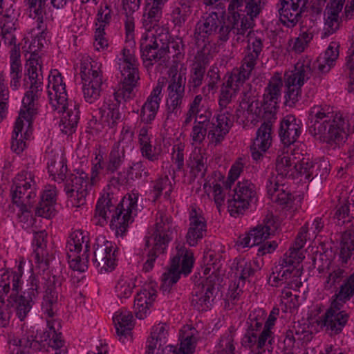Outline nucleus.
<instances>
[{
    "mask_svg": "<svg viewBox=\"0 0 354 354\" xmlns=\"http://www.w3.org/2000/svg\"><path fill=\"white\" fill-rule=\"evenodd\" d=\"M265 172L266 187L271 201L281 205H287L291 201V194L283 189V185H279L272 169L267 168Z\"/></svg>",
    "mask_w": 354,
    "mask_h": 354,
    "instance_id": "nucleus-32",
    "label": "nucleus"
},
{
    "mask_svg": "<svg viewBox=\"0 0 354 354\" xmlns=\"http://www.w3.org/2000/svg\"><path fill=\"white\" fill-rule=\"evenodd\" d=\"M215 291L214 286L207 281L202 286L198 285L192 293V306L198 311H207L212 306Z\"/></svg>",
    "mask_w": 354,
    "mask_h": 354,
    "instance_id": "nucleus-31",
    "label": "nucleus"
},
{
    "mask_svg": "<svg viewBox=\"0 0 354 354\" xmlns=\"http://www.w3.org/2000/svg\"><path fill=\"white\" fill-rule=\"evenodd\" d=\"M163 7L164 5L153 0H147L142 19V26L146 31L151 32L158 26Z\"/></svg>",
    "mask_w": 354,
    "mask_h": 354,
    "instance_id": "nucleus-37",
    "label": "nucleus"
},
{
    "mask_svg": "<svg viewBox=\"0 0 354 354\" xmlns=\"http://www.w3.org/2000/svg\"><path fill=\"white\" fill-rule=\"evenodd\" d=\"M283 80L281 74L275 73L270 79L265 88L263 100V109L265 117H273L278 109L281 97Z\"/></svg>",
    "mask_w": 354,
    "mask_h": 354,
    "instance_id": "nucleus-20",
    "label": "nucleus"
},
{
    "mask_svg": "<svg viewBox=\"0 0 354 354\" xmlns=\"http://www.w3.org/2000/svg\"><path fill=\"white\" fill-rule=\"evenodd\" d=\"M163 88V82L158 81L150 95L142 105L140 110V120L145 124H150L155 119L161 101L160 94Z\"/></svg>",
    "mask_w": 354,
    "mask_h": 354,
    "instance_id": "nucleus-29",
    "label": "nucleus"
},
{
    "mask_svg": "<svg viewBox=\"0 0 354 354\" xmlns=\"http://www.w3.org/2000/svg\"><path fill=\"white\" fill-rule=\"evenodd\" d=\"M312 74L311 60H299L294 69L285 73L284 83L286 88L285 98L288 106L295 104L301 95V86L308 80Z\"/></svg>",
    "mask_w": 354,
    "mask_h": 354,
    "instance_id": "nucleus-9",
    "label": "nucleus"
},
{
    "mask_svg": "<svg viewBox=\"0 0 354 354\" xmlns=\"http://www.w3.org/2000/svg\"><path fill=\"white\" fill-rule=\"evenodd\" d=\"M340 114L335 112L329 106L315 105L308 111V127L312 136L327 135L326 125L329 122H335V119Z\"/></svg>",
    "mask_w": 354,
    "mask_h": 354,
    "instance_id": "nucleus-17",
    "label": "nucleus"
},
{
    "mask_svg": "<svg viewBox=\"0 0 354 354\" xmlns=\"http://www.w3.org/2000/svg\"><path fill=\"white\" fill-rule=\"evenodd\" d=\"M177 254L171 259L168 272L162 274L161 289L169 292L171 287L177 283L180 274L187 275L194 264L193 254L183 246L177 247Z\"/></svg>",
    "mask_w": 354,
    "mask_h": 354,
    "instance_id": "nucleus-12",
    "label": "nucleus"
},
{
    "mask_svg": "<svg viewBox=\"0 0 354 354\" xmlns=\"http://www.w3.org/2000/svg\"><path fill=\"white\" fill-rule=\"evenodd\" d=\"M301 259L296 250H290L285 253L279 260L278 264L272 268L269 278L271 286L278 287L284 285L293 290H298L302 286V269L300 266Z\"/></svg>",
    "mask_w": 354,
    "mask_h": 354,
    "instance_id": "nucleus-6",
    "label": "nucleus"
},
{
    "mask_svg": "<svg viewBox=\"0 0 354 354\" xmlns=\"http://www.w3.org/2000/svg\"><path fill=\"white\" fill-rule=\"evenodd\" d=\"M125 158L126 154L123 151L112 147L105 162V174L111 175L118 171Z\"/></svg>",
    "mask_w": 354,
    "mask_h": 354,
    "instance_id": "nucleus-51",
    "label": "nucleus"
},
{
    "mask_svg": "<svg viewBox=\"0 0 354 354\" xmlns=\"http://www.w3.org/2000/svg\"><path fill=\"white\" fill-rule=\"evenodd\" d=\"M88 174L83 171H75L66 178L65 192L68 197L76 196L78 205H83L88 187Z\"/></svg>",
    "mask_w": 354,
    "mask_h": 354,
    "instance_id": "nucleus-26",
    "label": "nucleus"
},
{
    "mask_svg": "<svg viewBox=\"0 0 354 354\" xmlns=\"http://www.w3.org/2000/svg\"><path fill=\"white\" fill-rule=\"evenodd\" d=\"M138 196L133 193L129 197L124 198L117 207L116 200L109 193L103 194L97 201L95 217L98 218V224L104 225L111 216L110 226L115 230L117 236H122L133 221L132 214L137 211Z\"/></svg>",
    "mask_w": 354,
    "mask_h": 354,
    "instance_id": "nucleus-3",
    "label": "nucleus"
},
{
    "mask_svg": "<svg viewBox=\"0 0 354 354\" xmlns=\"http://www.w3.org/2000/svg\"><path fill=\"white\" fill-rule=\"evenodd\" d=\"M261 8V0H232L228 6L227 17L225 19L221 16L216 33L218 40L226 42L233 37L236 42L242 41Z\"/></svg>",
    "mask_w": 354,
    "mask_h": 354,
    "instance_id": "nucleus-2",
    "label": "nucleus"
},
{
    "mask_svg": "<svg viewBox=\"0 0 354 354\" xmlns=\"http://www.w3.org/2000/svg\"><path fill=\"white\" fill-rule=\"evenodd\" d=\"M279 313V308H274L271 310L268 317L265 319V325L263 326L261 339L263 342L265 340H269V346H271L274 342V333L272 331V328L275 324Z\"/></svg>",
    "mask_w": 354,
    "mask_h": 354,
    "instance_id": "nucleus-58",
    "label": "nucleus"
},
{
    "mask_svg": "<svg viewBox=\"0 0 354 354\" xmlns=\"http://www.w3.org/2000/svg\"><path fill=\"white\" fill-rule=\"evenodd\" d=\"M272 142V124L269 122H264L258 128L256 137L250 146L251 156L253 160H261L263 154L270 147Z\"/></svg>",
    "mask_w": 354,
    "mask_h": 354,
    "instance_id": "nucleus-24",
    "label": "nucleus"
},
{
    "mask_svg": "<svg viewBox=\"0 0 354 354\" xmlns=\"http://www.w3.org/2000/svg\"><path fill=\"white\" fill-rule=\"evenodd\" d=\"M89 237L86 232L75 230L67 241L66 250L70 267L73 270L84 272L88 268Z\"/></svg>",
    "mask_w": 354,
    "mask_h": 354,
    "instance_id": "nucleus-10",
    "label": "nucleus"
},
{
    "mask_svg": "<svg viewBox=\"0 0 354 354\" xmlns=\"http://www.w3.org/2000/svg\"><path fill=\"white\" fill-rule=\"evenodd\" d=\"M185 77L180 74L173 75L167 87V119L177 118L181 113L185 96Z\"/></svg>",
    "mask_w": 354,
    "mask_h": 354,
    "instance_id": "nucleus-19",
    "label": "nucleus"
},
{
    "mask_svg": "<svg viewBox=\"0 0 354 354\" xmlns=\"http://www.w3.org/2000/svg\"><path fill=\"white\" fill-rule=\"evenodd\" d=\"M47 232L45 230L35 232L32 245L34 247L32 254L35 261V268L37 272L52 273L48 271L50 255L47 248Z\"/></svg>",
    "mask_w": 354,
    "mask_h": 354,
    "instance_id": "nucleus-23",
    "label": "nucleus"
},
{
    "mask_svg": "<svg viewBox=\"0 0 354 354\" xmlns=\"http://www.w3.org/2000/svg\"><path fill=\"white\" fill-rule=\"evenodd\" d=\"M156 297V290L152 286H148L138 292L134 300L136 316L140 319H143L149 308Z\"/></svg>",
    "mask_w": 354,
    "mask_h": 354,
    "instance_id": "nucleus-38",
    "label": "nucleus"
},
{
    "mask_svg": "<svg viewBox=\"0 0 354 354\" xmlns=\"http://www.w3.org/2000/svg\"><path fill=\"white\" fill-rule=\"evenodd\" d=\"M24 86L26 91L22 100L23 108L19 113L24 112L26 124L28 127L31 125L32 116L36 114L37 102L43 92V80L24 82Z\"/></svg>",
    "mask_w": 354,
    "mask_h": 354,
    "instance_id": "nucleus-21",
    "label": "nucleus"
},
{
    "mask_svg": "<svg viewBox=\"0 0 354 354\" xmlns=\"http://www.w3.org/2000/svg\"><path fill=\"white\" fill-rule=\"evenodd\" d=\"M169 335V326L165 323H159L151 328V336L147 340H152L158 346V349L166 344Z\"/></svg>",
    "mask_w": 354,
    "mask_h": 354,
    "instance_id": "nucleus-57",
    "label": "nucleus"
},
{
    "mask_svg": "<svg viewBox=\"0 0 354 354\" xmlns=\"http://www.w3.org/2000/svg\"><path fill=\"white\" fill-rule=\"evenodd\" d=\"M263 41L262 35L249 31L247 34L248 45L242 62L255 66L263 48Z\"/></svg>",
    "mask_w": 354,
    "mask_h": 354,
    "instance_id": "nucleus-36",
    "label": "nucleus"
},
{
    "mask_svg": "<svg viewBox=\"0 0 354 354\" xmlns=\"http://www.w3.org/2000/svg\"><path fill=\"white\" fill-rule=\"evenodd\" d=\"M194 123L207 134L209 142L215 145L220 144L225 136L229 132L232 120L228 111L217 115L216 120L214 118H201L200 121H194Z\"/></svg>",
    "mask_w": 354,
    "mask_h": 354,
    "instance_id": "nucleus-16",
    "label": "nucleus"
},
{
    "mask_svg": "<svg viewBox=\"0 0 354 354\" xmlns=\"http://www.w3.org/2000/svg\"><path fill=\"white\" fill-rule=\"evenodd\" d=\"M47 93L53 110L63 113L60 124L62 131L66 134H72L80 119L79 104L68 103L66 85L59 73L49 75Z\"/></svg>",
    "mask_w": 354,
    "mask_h": 354,
    "instance_id": "nucleus-4",
    "label": "nucleus"
},
{
    "mask_svg": "<svg viewBox=\"0 0 354 354\" xmlns=\"http://www.w3.org/2000/svg\"><path fill=\"white\" fill-rule=\"evenodd\" d=\"M10 188L12 200L16 205L33 204L36 198V182L34 176L26 171L13 179Z\"/></svg>",
    "mask_w": 354,
    "mask_h": 354,
    "instance_id": "nucleus-15",
    "label": "nucleus"
},
{
    "mask_svg": "<svg viewBox=\"0 0 354 354\" xmlns=\"http://www.w3.org/2000/svg\"><path fill=\"white\" fill-rule=\"evenodd\" d=\"M346 272L344 268L336 266L332 269L324 282V288L330 290L337 288L346 277Z\"/></svg>",
    "mask_w": 354,
    "mask_h": 354,
    "instance_id": "nucleus-62",
    "label": "nucleus"
},
{
    "mask_svg": "<svg viewBox=\"0 0 354 354\" xmlns=\"http://www.w3.org/2000/svg\"><path fill=\"white\" fill-rule=\"evenodd\" d=\"M254 66L243 62L239 68H234L227 81L239 90L243 83L250 78Z\"/></svg>",
    "mask_w": 354,
    "mask_h": 354,
    "instance_id": "nucleus-50",
    "label": "nucleus"
},
{
    "mask_svg": "<svg viewBox=\"0 0 354 354\" xmlns=\"http://www.w3.org/2000/svg\"><path fill=\"white\" fill-rule=\"evenodd\" d=\"M190 174L194 178H203L207 169V156L205 151L201 147H195L188 160Z\"/></svg>",
    "mask_w": 354,
    "mask_h": 354,
    "instance_id": "nucleus-41",
    "label": "nucleus"
},
{
    "mask_svg": "<svg viewBox=\"0 0 354 354\" xmlns=\"http://www.w3.org/2000/svg\"><path fill=\"white\" fill-rule=\"evenodd\" d=\"M220 16L216 12H212L197 22L195 28L194 36L197 40H205L209 37L216 35L220 25Z\"/></svg>",
    "mask_w": 354,
    "mask_h": 354,
    "instance_id": "nucleus-33",
    "label": "nucleus"
},
{
    "mask_svg": "<svg viewBox=\"0 0 354 354\" xmlns=\"http://www.w3.org/2000/svg\"><path fill=\"white\" fill-rule=\"evenodd\" d=\"M102 64L90 57H82L80 62V75L82 80V93L86 102L93 104L100 96L104 77Z\"/></svg>",
    "mask_w": 354,
    "mask_h": 354,
    "instance_id": "nucleus-7",
    "label": "nucleus"
},
{
    "mask_svg": "<svg viewBox=\"0 0 354 354\" xmlns=\"http://www.w3.org/2000/svg\"><path fill=\"white\" fill-rule=\"evenodd\" d=\"M205 71L201 68L190 66L189 75L187 82L189 92L196 93L198 88L202 85Z\"/></svg>",
    "mask_w": 354,
    "mask_h": 354,
    "instance_id": "nucleus-61",
    "label": "nucleus"
},
{
    "mask_svg": "<svg viewBox=\"0 0 354 354\" xmlns=\"http://www.w3.org/2000/svg\"><path fill=\"white\" fill-rule=\"evenodd\" d=\"M113 147L120 149L125 154L127 149H131L133 147V132L129 127L122 128L119 140L113 145Z\"/></svg>",
    "mask_w": 354,
    "mask_h": 354,
    "instance_id": "nucleus-60",
    "label": "nucleus"
},
{
    "mask_svg": "<svg viewBox=\"0 0 354 354\" xmlns=\"http://www.w3.org/2000/svg\"><path fill=\"white\" fill-rule=\"evenodd\" d=\"M189 227L185 236L187 243L191 246H196L207 233V224L205 218L201 213L194 206L191 207L189 216Z\"/></svg>",
    "mask_w": 354,
    "mask_h": 354,
    "instance_id": "nucleus-25",
    "label": "nucleus"
},
{
    "mask_svg": "<svg viewBox=\"0 0 354 354\" xmlns=\"http://www.w3.org/2000/svg\"><path fill=\"white\" fill-rule=\"evenodd\" d=\"M33 80H43L41 57L35 53H31L27 59L25 77L24 78V82H30Z\"/></svg>",
    "mask_w": 354,
    "mask_h": 354,
    "instance_id": "nucleus-47",
    "label": "nucleus"
},
{
    "mask_svg": "<svg viewBox=\"0 0 354 354\" xmlns=\"http://www.w3.org/2000/svg\"><path fill=\"white\" fill-rule=\"evenodd\" d=\"M136 279L129 276H122L118 281L115 290L117 296L120 299H127L131 297L136 287Z\"/></svg>",
    "mask_w": 354,
    "mask_h": 354,
    "instance_id": "nucleus-54",
    "label": "nucleus"
},
{
    "mask_svg": "<svg viewBox=\"0 0 354 354\" xmlns=\"http://www.w3.org/2000/svg\"><path fill=\"white\" fill-rule=\"evenodd\" d=\"M174 230L171 216L163 209L158 210L155 216L153 232L146 240V246L152 248L149 250L147 259L143 264L145 272L151 271L157 258L163 254L172 239Z\"/></svg>",
    "mask_w": 354,
    "mask_h": 354,
    "instance_id": "nucleus-5",
    "label": "nucleus"
},
{
    "mask_svg": "<svg viewBox=\"0 0 354 354\" xmlns=\"http://www.w3.org/2000/svg\"><path fill=\"white\" fill-rule=\"evenodd\" d=\"M255 261L240 259L237 260L235 266V274L239 279L245 281L254 274L256 271Z\"/></svg>",
    "mask_w": 354,
    "mask_h": 354,
    "instance_id": "nucleus-56",
    "label": "nucleus"
},
{
    "mask_svg": "<svg viewBox=\"0 0 354 354\" xmlns=\"http://www.w3.org/2000/svg\"><path fill=\"white\" fill-rule=\"evenodd\" d=\"M207 83L201 89L204 95H207L211 91L217 88V84L221 80L218 68L214 66H211L207 71Z\"/></svg>",
    "mask_w": 354,
    "mask_h": 354,
    "instance_id": "nucleus-63",
    "label": "nucleus"
},
{
    "mask_svg": "<svg viewBox=\"0 0 354 354\" xmlns=\"http://www.w3.org/2000/svg\"><path fill=\"white\" fill-rule=\"evenodd\" d=\"M291 156H293L294 169L306 180L310 181V173L313 168L314 162L310 154L302 153L299 149H295Z\"/></svg>",
    "mask_w": 354,
    "mask_h": 354,
    "instance_id": "nucleus-44",
    "label": "nucleus"
},
{
    "mask_svg": "<svg viewBox=\"0 0 354 354\" xmlns=\"http://www.w3.org/2000/svg\"><path fill=\"white\" fill-rule=\"evenodd\" d=\"M354 295V272L344 280L338 290L333 296V301H337L343 306Z\"/></svg>",
    "mask_w": 354,
    "mask_h": 354,
    "instance_id": "nucleus-53",
    "label": "nucleus"
},
{
    "mask_svg": "<svg viewBox=\"0 0 354 354\" xmlns=\"http://www.w3.org/2000/svg\"><path fill=\"white\" fill-rule=\"evenodd\" d=\"M347 124L345 122L342 115L335 119V122H329L328 125H326V131L327 135L326 136H313L315 139L320 142L329 144L339 143L344 142L347 138Z\"/></svg>",
    "mask_w": 354,
    "mask_h": 354,
    "instance_id": "nucleus-30",
    "label": "nucleus"
},
{
    "mask_svg": "<svg viewBox=\"0 0 354 354\" xmlns=\"http://www.w3.org/2000/svg\"><path fill=\"white\" fill-rule=\"evenodd\" d=\"M9 292L10 295L7 299L8 306L15 309L17 317L23 321L30 312L35 300L43 290L41 310L44 315L53 317L56 315L58 307V295L64 281L60 274L53 273H39L33 270L28 280L27 289L22 295H18L22 286V272L19 267V272H12L10 275Z\"/></svg>",
    "mask_w": 354,
    "mask_h": 354,
    "instance_id": "nucleus-1",
    "label": "nucleus"
},
{
    "mask_svg": "<svg viewBox=\"0 0 354 354\" xmlns=\"http://www.w3.org/2000/svg\"><path fill=\"white\" fill-rule=\"evenodd\" d=\"M93 261L99 271L101 273L112 271L116 266L117 247L104 236H98L93 245Z\"/></svg>",
    "mask_w": 354,
    "mask_h": 354,
    "instance_id": "nucleus-18",
    "label": "nucleus"
},
{
    "mask_svg": "<svg viewBox=\"0 0 354 354\" xmlns=\"http://www.w3.org/2000/svg\"><path fill=\"white\" fill-rule=\"evenodd\" d=\"M126 64H122L119 68L123 77L121 87L114 93L115 100L120 103L123 100L126 101L131 98L133 89L139 80L138 69L137 67L127 68Z\"/></svg>",
    "mask_w": 354,
    "mask_h": 354,
    "instance_id": "nucleus-27",
    "label": "nucleus"
},
{
    "mask_svg": "<svg viewBox=\"0 0 354 354\" xmlns=\"http://www.w3.org/2000/svg\"><path fill=\"white\" fill-rule=\"evenodd\" d=\"M302 122L293 115H287L281 122L279 135L285 146L295 143L301 133Z\"/></svg>",
    "mask_w": 354,
    "mask_h": 354,
    "instance_id": "nucleus-28",
    "label": "nucleus"
},
{
    "mask_svg": "<svg viewBox=\"0 0 354 354\" xmlns=\"http://www.w3.org/2000/svg\"><path fill=\"white\" fill-rule=\"evenodd\" d=\"M194 0H179L178 6L174 8L171 16L176 26L181 27L192 14Z\"/></svg>",
    "mask_w": 354,
    "mask_h": 354,
    "instance_id": "nucleus-48",
    "label": "nucleus"
},
{
    "mask_svg": "<svg viewBox=\"0 0 354 354\" xmlns=\"http://www.w3.org/2000/svg\"><path fill=\"white\" fill-rule=\"evenodd\" d=\"M30 128V125L28 127L26 124L24 112L19 113L15 122L11 142V149L17 154H19L25 149L26 142L24 139H28L31 135Z\"/></svg>",
    "mask_w": 354,
    "mask_h": 354,
    "instance_id": "nucleus-34",
    "label": "nucleus"
},
{
    "mask_svg": "<svg viewBox=\"0 0 354 354\" xmlns=\"http://www.w3.org/2000/svg\"><path fill=\"white\" fill-rule=\"evenodd\" d=\"M46 315L48 330L44 331L39 336H34L33 333L24 335L19 339L21 346L30 348L35 351H41L48 345L55 350V354H68L67 348L62 338V333H57L55 327V320L53 317Z\"/></svg>",
    "mask_w": 354,
    "mask_h": 354,
    "instance_id": "nucleus-8",
    "label": "nucleus"
},
{
    "mask_svg": "<svg viewBox=\"0 0 354 354\" xmlns=\"http://www.w3.org/2000/svg\"><path fill=\"white\" fill-rule=\"evenodd\" d=\"M238 91V88H235L227 80L224 82L221 86L219 94L218 104L220 107L225 108Z\"/></svg>",
    "mask_w": 354,
    "mask_h": 354,
    "instance_id": "nucleus-64",
    "label": "nucleus"
},
{
    "mask_svg": "<svg viewBox=\"0 0 354 354\" xmlns=\"http://www.w3.org/2000/svg\"><path fill=\"white\" fill-rule=\"evenodd\" d=\"M292 168H294L293 157L291 158L288 152H283L277 156L276 160V171L277 174L281 177L292 176Z\"/></svg>",
    "mask_w": 354,
    "mask_h": 354,
    "instance_id": "nucleus-55",
    "label": "nucleus"
},
{
    "mask_svg": "<svg viewBox=\"0 0 354 354\" xmlns=\"http://www.w3.org/2000/svg\"><path fill=\"white\" fill-rule=\"evenodd\" d=\"M235 333L232 330H229L225 333L220 339L217 354H234L235 344L234 337Z\"/></svg>",
    "mask_w": 354,
    "mask_h": 354,
    "instance_id": "nucleus-59",
    "label": "nucleus"
},
{
    "mask_svg": "<svg viewBox=\"0 0 354 354\" xmlns=\"http://www.w3.org/2000/svg\"><path fill=\"white\" fill-rule=\"evenodd\" d=\"M133 318L132 313L126 309L117 311L113 317L117 335L122 342L131 334L134 326Z\"/></svg>",
    "mask_w": 354,
    "mask_h": 354,
    "instance_id": "nucleus-39",
    "label": "nucleus"
},
{
    "mask_svg": "<svg viewBox=\"0 0 354 354\" xmlns=\"http://www.w3.org/2000/svg\"><path fill=\"white\" fill-rule=\"evenodd\" d=\"M198 339V332L190 326H184L180 333V348L177 351L181 354H193Z\"/></svg>",
    "mask_w": 354,
    "mask_h": 354,
    "instance_id": "nucleus-43",
    "label": "nucleus"
},
{
    "mask_svg": "<svg viewBox=\"0 0 354 354\" xmlns=\"http://www.w3.org/2000/svg\"><path fill=\"white\" fill-rule=\"evenodd\" d=\"M234 192L233 198L227 199V209L230 215L236 217L255 203L257 196L255 185L249 180L238 182Z\"/></svg>",
    "mask_w": 354,
    "mask_h": 354,
    "instance_id": "nucleus-14",
    "label": "nucleus"
},
{
    "mask_svg": "<svg viewBox=\"0 0 354 354\" xmlns=\"http://www.w3.org/2000/svg\"><path fill=\"white\" fill-rule=\"evenodd\" d=\"M29 8V17L35 20L37 34H44L47 29L44 22L47 0H27Z\"/></svg>",
    "mask_w": 354,
    "mask_h": 354,
    "instance_id": "nucleus-42",
    "label": "nucleus"
},
{
    "mask_svg": "<svg viewBox=\"0 0 354 354\" xmlns=\"http://www.w3.org/2000/svg\"><path fill=\"white\" fill-rule=\"evenodd\" d=\"M342 307L337 301H332L330 307L320 318L319 324L325 327L330 335L341 333L348 322L349 315L345 311L341 310Z\"/></svg>",
    "mask_w": 354,
    "mask_h": 354,
    "instance_id": "nucleus-22",
    "label": "nucleus"
},
{
    "mask_svg": "<svg viewBox=\"0 0 354 354\" xmlns=\"http://www.w3.org/2000/svg\"><path fill=\"white\" fill-rule=\"evenodd\" d=\"M101 122L110 129L115 128L121 120V113L117 103L104 104L100 108Z\"/></svg>",
    "mask_w": 354,
    "mask_h": 354,
    "instance_id": "nucleus-45",
    "label": "nucleus"
},
{
    "mask_svg": "<svg viewBox=\"0 0 354 354\" xmlns=\"http://www.w3.org/2000/svg\"><path fill=\"white\" fill-rule=\"evenodd\" d=\"M339 45L336 42H331L324 55H320L317 60V67L323 73L328 72L334 66L339 56Z\"/></svg>",
    "mask_w": 354,
    "mask_h": 354,
    "instance_id": "nucleus-46",
    "label": "nucleus"
},
{
    "mask_svg": "<svg viewBox=\"0 0 354 354\" xmlns=\"http://www.w3.org/2000/svg\"><path fill=\"white\" fill-rule=\"evenodd\" d=\"M241 106L245 109V116L248 120L253 121L256 118L260 116L262 113L263 102H259L254 95L245 94L241 102Z\"/></svg>",
    "mask_w": 354,
    "mask_h": 354,
    "instance_id": "nucleus-49",
    "label": "nucleus"
},
{
    "mask_svg": "<svg viewBox=\"0 0 354 354\" xmlns=\"http://www.w3.org/2000/svg\"><path fill=\"white\" fill-rule=\"evenodd\" d=\"M151 134L149 133V129L142 127L138 133V143L141 156L150 162L158 161L161 156L160 150L151 145Z\"/></svg>",
    "mask_w": 354,
    "mask_h": 354,
    "instance_id": "nucleus-40",
    "label": "nucleus"
},
{
    "mask_svg": "<svg viewBox=\"0 0 354 354\" xmlns=\"http://www.w3.org/2000/svg\"><path fill=\"white\" fill-rule=\"evenodd\" d=\"M48 171L55 181L62 182L66 177L67 166L66 160L62 156H55L48 162Z\"/></svg>",
    "mask_w": 354,
    "mask_h": 354,
    "instance_id": "nucleus-52",
    "label": "nucleus"
},
{
    "mask_svg": "<svg viewBox=\"0 0 354 354\" xmlns=\"http://www.w3.org/2000/svg\"><path fill=\"white\" fill-rule=\"evenodd\" d=\"M278 227L279 223L274 216L272 214H268L261 223L250 231L252 238V245L261 244L270 235L274 234Z\"/></svg>",
    "mask_w": 354,
    "mask_h": 354,
    "instance_id": "nucleus-35",
    "label": "nucleus"
},
{
    "mask_svg": "<svg viewBox=\"0 0 354 354\" xmlns=\"http://www.w3.org/2000/svg\"><path fill=\"white\" fill-rule=\"evenodd\" d=\"M140 49L141 57L147 67L158 62H165L169 59V53H171L167 39L150 32L142 35Z\"/></svg>",
    "mask_w": 354,
    "mask_h": 354,
    "instance_id": "nucleus-11",
    "label": "nucleus"
},
{
    "mask_svg": "<svg viewBox=\"0 0 354 354\" xmlns=\"http://www.w3.org/2000/svg\"><path fill=\"white\" fill-rule=\"evenodd\" d=\"M266 313L261 308L253 310L246 322L247 329L241 339V344L243 347L251 350H262L269 346V340L264 342L261 339Z\"/></svg>",
    "mask_w": 354,
    "mask_h": 354,
    "instance_id": "nucleus-13",
    "label": "nucleus"
}]
</instances>
